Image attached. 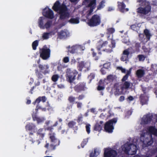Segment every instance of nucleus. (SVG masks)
Here are the masks:
<instances>
[{"instance_id":"nucleus-30","label":"nucleus","mask_w":157,"mask_h":157,"mask_svg":"<svg viewBox=\"0 0 157 157\" xmlns=\"http://www.w3.org/2000/svg\"><path fill=\"white\" fill-rule=\"evenodd\" d=\"M33 117L34 121H36L38 123H41L44 121L43 119H41L36 117L35 115H33Z\"/></svg>"},{"instance_id":"nucleus-40","label":"nucleus","mask_w":157,"mask_h":157,"mask_svg":"<svg viewBox=\"0 0 157 157\" xmlns=\"http://www.w3.org/2000/svg\"><path fill=\"white\" fill-rule=\"evenodd\" d=\"M88 142V140L86 139L83 140L82 143H81V145L82 147H83Z\"/></svg>"},{"instance_id":"nucleus-33","label":"nucleus","mask_w":157,"mask_h":157,"mask_svg":"<svg viewBox=\"0 0 157 157\" xmlns=\"http://www.w3.org/2000/svg\"><path fill=\"white\" fill-rule=\"evenodd\" d=\"M38 41L36 40L34 41L32 44V47L33 50H36V47L38 46Z\"/></svg>"},{"instance_id":"nucleus-29","label":"nucleus","mask_w":157,"mask_h":157,"mask_svg":"<svg viewBox=\"0 0 157 157\" xmlns=\"http://www.w3.org/2000/svg\"><path fill=\"white\" fill-rule=\"evenodd\" d=\"M141 102L143 104H146L148 101V98L147 96L144 97L143 95L141 96Z\"/></svg>"},{"instance_id":"nucleus-23","label":"nucleus","mask_w":157,"mask_h":157,"mask_svg":"<svg viewBox=\"0 0 157 157\" xmlns=\"http://www.w3.org/2000/svg\"><path fill=\"white\" fill-rule=\"evenodd\" d=\"M100 124H97L95 126L94 129L96 131H100L101 130L103 122L102 121H100Z\"/></svg>"},{"instance_id":"nucleus-48","label":"nucleus","mask_w":157,"mask_h":157,"mask_svg":"<svg viewBox=\"0 0 157 157\" xmlns=\"http://www.w3.org/2000/svg\"><path fill=\"white\" fill-rule=\"evenodd\" d=\"M110 82V81H109V80L108 79V78L107 77L106 79H105L104 80V83L105 84H107Z\"/></svg>"},{"instance_id":"nucleus-1","label":"nucleus","mask_w":157,"mask_h":157,"mask_svg":"<svg viewBox=\"0 0 157 157\" xmlns=\"http://www.w3.org/2000/svg\"><path fill=\"white\" fill-rule=\"evenodd\" d=\"M140 134V140L143 144V146H147L153 143L152 139L150 137L151 135L157 136V130L155 127L150 126L147 130H144Z\"/></svg>"},{"instance_id":"nucleus-43","label":"nucleus","mask_w":157,"mask_h":157,"mask_svg":"<svg viewBox=\"0 0 157 157\" xmlns=\"http://www.w3.org/2000/svg\"><path fill=\"white\" fill-rule=\"evenodd\" d=\"M107 77L108 78V79L109 80V81H110V82L113 81L114 78V76L112 75H109Z\"/></svg>"},{"instance_id":"nucleus-38","label":"nucleus","mask_w":157,"mask_h":157,"mask_svg":"<svg viewBox=\"0 0 157 157\" xmlns=\"http://www.w3.org/2000/svg\"><path fill=\"white\" fill-rule=\"evenodd\" d=\"M128 56L123 54V55L121 58V59L123 61H126L128 59Z\"/></svg>"},{"instance_id":"nucleus-44","label":"nucleus","mask_w":157,"mask_h":157,"mask_svg":"<svg viewBox=\"0 0 157 157\" xmlns=\"http://www.w3.org/2000/svg\"><path fill=\"white\" fill-rule=\"evenodd\" d=\"M75 123L74 121H71L68 124V126L69 127L72 128L73 127V126H74V125H75Z\"/></svg>"},{"instance_id":"nucleus-45","label":"nucleus","mask_w":157,"mask_h":157,"mask_svg":"<svg viewBox=\"0 0 157 157\" xmlns=\"http://www.w3.org/2000/svg\"><path fill=\"white\" fill-rule=\"evenodd\" d=\"M41 101V98L40 97H38L37 99H36V101L33 103V104H35L36 103H37V104H38Z\"/></svg>"},{"instance_id":"nucleus-32","label":"nucleus","mask_w":157,"mask_h":157,"mask_svg":"<svg viewBox=\"0 0 157 157\" xmlns=\"http://www.w3.org/2000/svg\"><path fill=\"white\" fill-rule=\"evenodd\" d=\"M130 86V83L128 82H124L123 86L122 87V89L123 90L124 89H126L129 88Z\"/></svg>"},{"instance_id":"nucleus-8","label":"nucleus","mask_w":157,"mask_h":157,"mask_svg":"<svg viewBox=\"0 0 157 157\" xmlns=\"http://www.w3.org/2000/svg\"><path fill=\"white\" fill-rule=\"evenodd\" d=\"M88 4L87 9L89 10L87 12V14L90 15L93 11V10L96 7V0H85L83 3L85 5Z\"/></svg>"},{"instance_id":"nucleus-55","label":"nucleus","mask_w":157,"mask_h":157,"mask_svg":"<svg viewBox=\"0 0 157 157\" xmlns=\"http://www.w3.org/2000/svg\"><path fill=\"white\" fill-rule=\"evenodd\" d=\"M41 101L44 102L46 100V98L45 97H40Z\"/></svg>"},{"instance_id":"nucleus-4","label":"nucleus","mask_w":157,"mask_h":157,"mask_svg":"<svg viewBox=\"0 0 157 157\" xmlns=\"http://www.w3.org/2000/svg\"><path fill=\"white\" fill-rule=\"evenodd\" d=\"M137 146L133 144H130L127 143L122 146L119 150V152H123L129 155H132L136 154L137 150Z\"/></svg>"},{"instance_id":"nucleus-35","label":"nucleus","mask_w":157,"mask_h":157,"mask_svg":"<svg viewBox=\"0 0 157 157\" xmlns=\"http://www.w3.org/2000/svg\"><path fill=\"white\" fill-rule=\"evenodd\" d=\"M115 31L114 28H109L107 29V34L108 35L111 34L113 33Z\"/></svg>"},{"instance_id":"nucleus-16","label":"nucleus","mask_w":157,"mask_h":157,"mask_svg":"<svg viewBox=\"0 0 157 157\" xmlns=\"http://www.w3.org/2000/svg\"><path fill=\"white\" fill-rule=\"evenodd\" d=\"M153 116L151 114L144 116L141 120V125L148 124L151 122V119Z\"/></svg>"},{"instance_id":"nucleus-54","label":"nucleus","mask_w":157,"mask_h":157,"mask_svg":"<svg viewBox=\"0 0 157 157\" xmlns=\"http://www.w3.org/2000/svg\"><path fill=\"white\" fill-rule=\"evenodd\" d=\"M104 88L103 86H98V90H103Z\"/></svg>"},{"instance_id":"nucleus-20","label":"nucleus","mask_w":157,"mask_h":157,"mask_svg":"<svg viewBox=\"0 0 157 157\" xmlns=\"http://www.w3.org/2000/svg\"><path fill=\"white\" fill-rule=\"evenodd\" d=\"M46 21V19L44 17H40L38 20V26L40 29L44 28V23Z\"/></svg>"},{"instance_id":"nucleus-21","label":"nucleus","mask_w":157,"mask_h":157,"mask_svg":"<svg viewBox=\"0 0 157 157\" xmlns=\"http://www.w3.org/2000/svg\"><path fill=\"white\" fill-rule=\"evenodd\" d=\"M118 6L120 10L122 12L127 11L128 10V9L125 8V5L123 2H118Z\"/></svg>"},{"instance_id":"nucleus-60","label":"nucleus","mask_w":157,"mask_h":157,"mask_svg":"<svg viewBox=\"0 0 157 157\" xmlns=\"http://www.w3.org/2000/svg\"><path fill=\"white\" fill-rule=\"evenodd\" d=\"M82 104L78 102L77 103V106L78 108H80L82 106Z\"/></svg>"},{"instance_id":"nucleus-11","label":"nucleus","mask_w":157,"mask_h":157,"mask_svg":"<svg viewBox=\"0 0 157 157\" xmlns=\"http://www.w3.org/2000/svg\"><path fill=\"white\" fill-rule=\"evenodd\" d=\"M50 53V49L44 46L40 51V56L43 59H46L49 57Z\"/></svg>"},{"instance_id":"nucleus-26","label":"nucleus","mask_w":157,"mask_h":157,"mask_svg":"<svg viewBox=\"0 0 157 157\" xmlns=\"http://www.w3.org/2000/svg\"><path fill=\"white\" fill-rule=\"evenodd\" d=\"M144 34L145 35L146 38V41L149 40L150 38V37L151 36V34L149 31L147 29H146L144 30Z\"/></svg>"},{"instance_id":"nucleus-22","label":"nucleus","mask_w":157,"mask_h":157,"mask_svg":"<svg viewBox=\"0 0 157 157\" xmlns=\"http://www.w3.org/2000/svg\"><path fill=\"white\" fill-rule=\"evenodd\" d=\"M26 130H31L34 132L36 131V128L35 126L33 124H29L26 126Z\"/></svg>"},{"instance_id":"nucleus-36","label":"nucleus","mask_w":157,"mask_h":157,"mask_svg":"<svg viewBox=\"0 0 157 157\" xmlns=\"http://www.w3.org/2000/svg\"><path fill=\"white\" fill-rule=\"evenodd\" d=\"M131 29L137 31L139 29V27L137 25H133L131 26Z\"/></svg>"},{"instance_id":"nucleus-64","label":"nucleus","mask_w":157,"mask_h":157,"mask_svg":"<svg viewBox=\"0 0 157 157\" xmlns=\"http://www.w3.org/2000/svg\"><path fill=\"white\" fill-rule=\"evenodd\" d=\"M90 110H91V111L92 113H95V109H94V108Z\"/></svg>"},{"instance_id":"nucleus-39","label":"nucleus","mask_w":157,"mask_h":157,"mask_svg":"<svg viewBox=\"0 0 157 157\" xmlns=\"http://www.w3.org/2000/svg\"><path fill=\"white\" fill-rule=\"evenodd\" d=\"M90 124H87L86 126V131L88 134L90 133Z\"/></svg>"},{"instance_id":"nucleus-15","label":"nucleus","mask_w":157,"mask_h":157,"mask_svg":"<svg viewBox=\"0 0 157 157\" xmlns=\"http://www.w3.org/2000/svg\"><path fill=\"white\" fill-rule=\"evenodd\" d=\"M49 135L50 139L52 143L51 144V146L52 147V145L54 147H53L52 149H54L56 146L59 144V141L55 137V134L54 133H50Z\"/></svg>"},{"instance_id":"nucleus-51","label":"nucleus","mask_w":157,"mask_h":157,"mask_svg":"<svg viewBox=\"0 0 157 157\" xmlns=\"http://www.w3.org/2000/svg\"><path fill=\"white\" fill-rule=\"evenodd\" d=\"M75 99V98L72 97H70L69 98V101L71 102H72L74 101Z\"/></svg>"},{"instance_id":"nucleus-5","label":"nucleus","mask_w":157,"mask_h":157,"mask_svg":"<svg viewBox=\"0 0 157 157\" xmlns=\"http://www.w3.org/2000/svg\"><path fill=\"white\" fill-rule=\"evenodd\" d=\"M112 46H111L110 45H108V42L105 41L103 42L101 45L98 47V48L100 49L101 48H103L102 50L106 51L107 52H110L112 51V49L115 47V42L113 41L111 42Z\"/></svg>"},{"instance_id":"nucleus-61","label":"nucleus","mask_w":157,"mask_h":157,"mask_svg":"<svg viewBox=\"0 0 157 157\" xmlns=\"http://www.w3.org/2000/svg\"><path fill=\"white\" fill-rule=\"evenodd\" d=\"M128 99L130 101H132L133 100V98L132 97V96H130V97H129L128 98Z\"/></svg>"},{"instance_id":"nucleus-2","label":"nucleus","mask_w":157,"mask_h":157,"mask_svg":"<svg viewBox=\"0 0 157 157\" xmlns=\"http://www.w3.org/2000/svg\"><path fill=\"white\" fill-rule=\"evenodd\" d=\"M53 9L58 12L61 19L66 20L70 17L69 11L63 2L61 3L59 1H56L53 6Z\"/></svg>"},{"instance_id":"nucleus-59","label":"nucleus","mask_w":157,"mask_h":157,"mask_svg":"<svg viewBox=\"0 0 157 157\" xmlns=\"http://www.w3.org/2000/svg\"><path fill=\"white\" fill-rule=\"evenodd\" d=\"M139 37L140 38L141 40H143L144 37V36L143 34H140L139 35Z\"/></svg>"},{"instance_id":"nucleus-13","label":"nucleus","mask_w":157,"mask_h":157,"mask_svg":"<svg viewBox=\"0 0 157 157\" xmlns=\"http://www.w3.org/2000/svg\"><path fill=\"white\" fill-rule=\"evenodd\" d=\"M84 47L79 45L74 46L69 49V51L71 53H80L84 49Z\"/></svg>"},{"instance_id":"nucleus-37","label":"nucleus","mask_w":157,"mask_h":157,"mask_svg":"<svg viewBox=\"0 0 157 157\" xmlns=\"http://www.w3.org/2000/svg\"><path fill=\"white\" fill-rule=\"evenodd\" d=\"M138 57L140 61H143L145 58V56L142 55H139L138 56Z\"/></svg>"},{"instance_id":"nucleus-25","label":"nucleus","mask_w":157,"mask_h":157,"mask_svg":"<svg viewBox=\"0 0 157 157\" xmlns=\"http://www.w3.org/2000/svg\"><path fill=\"white\" fill-rule=\"evenodd\" d=\"M100 151L99 149H95L94 150V153H91L90 155V157H95L98 156L100 153Z\"/></svg>"},{"instance_id":"nucleus-19","label":"nucleus","mask_w":157,"mask_h":157,"mask_svg":"<svg viewBox=\"0 0 157 157\" xmlns=\"http://www.w3.org/2000/svg\"><path fill=\"white\" fill-rule=\"evenodd\" d=\"M59 36L61 38H66L69 35V33L67 30L62 31L58 33Z\"/></svg>"},{"instance_id":"nucleus-9","label":"nucleus","mask_w":157,"mask_h":157,"mask_svg":"<svg viewBox=\"0 0 157 157\" xmlns=\"http://www.w3.org/2000/svg\"><path fill=\"white\" fill-rule=\"evenodd\" d=\"M141 4H140L141 6H142L143 5H144L145 6L144 8L142 7H140L138 8L137 9V12L138 13H143V14H147L151 10V7L149 6V4L148 2H142Z\"/></svg>"},{"instance_id":"nucleus-28","label":"nucleus","mask_w":157,"mask_h":157,"mask_svg":"<svg viewBox=\"0 0 157 157\" xmlns=\"http://www.w3.org/2000/svg\"><path fill=\"white\" fill-rule=\"evenodd\" d=\"M52 25V22L50 21H47L44 25V28L42 29H49Z\"/></svg>"},{"instance_id":"nucleus-53","label":"nucleus","mask_w":157,"mask_h":157,"mask_svg":"<svg viewBox=\"0 0 157 157\" xmlns=\"http://www.w3.org/2000/svg\"><path fill=\"white\" fill-rule=\"evenodd\" d=\"M128 76L127 75H126L123 77V78L122 79V80L123 81H125L128 79Z\"/></svg>"},{"instance_id":"nucleus-34","label":"nucleus","mask_w":157,"mask_h":157,"mask_svg":"<svg viewBox=\"0 0 157 157\" xmlns=\"http://www.w3.org/2000/svg\"><path fill=\"white\" fill-rule=\"evenodd\" d=\"M59 77V76L57 75H54L52 77V80L53 82H55L57 81Z\"/></svg>"},{"instance_id":"nucleus-6","label":"nucleus","mask_w":157,"mask_h":157,"mask_svg":"<svg viewBox=\"0 0 157 157\" xmlns=\"http://www.w3.org/2000/svg\"><path fill=\"white\" fill-rule=\"evenodd\" d=\"M101 22L100 17L98 15H94L90 19L88 24L90 26L93 27L99 25Z\"/></svg>"},{"instance_id":"nucleus-57","label":"nucleus","mask_w":157,"mask_h":157,"mask_svg":"<svg viewBox=\"0 0 157 157\" xmlns=\"http://www.w3.org/2000/svg\"><path fill=\"white\" fill-rule=\"evenodd\" d=\"M114 10V8L112 7H109L108 8V10L109 11H111Z\"/></svg>"},{"instance_id":"nucleus-31","label":"nucleus","mask_w":157,"mask_h":157,"mask_svg":"<svg viewBox=\"0 0 157 157\" xmlns=\"http://www.w3.org/2000/svg\"><path fill=\"white\" fill-rule=\"evenodd\" d=\"M105 1H102L100 2L99 5L97 6V10H100L103 8L105 6Z\"/></svg>"},{"instance_id":"nucleus-46","label":"nucleus","mask_w":157,"mask_h":157,"mask_svg":"<svg viewBox=\"0 0 157 157\" xmlns=\"http://www.w3.org/2000/svg\"><path fill=\"white\" fill-rule=\"evenodd\" d=\"M63 61L65 63L68 62L69 61V58L67 57H64L63 59Z\"/></svg>"},{"instance_id":"nucleus-49","label":"nucleus","mask_w":157,"mask_h":157,"mask_svg":"<svg viewBox=\"0 0 157 157\" xmlns=\"http://www.w3.org/2000/svg\"><path fill=\"white\" fill-rule=\"evenodd\" d=\"M39 67L41 71L43 72V71L44 70V67L42 65H39Z\"/></svg>"},{"instance_id":"nucleus-50","label":"nucleus","mask_w":157,"mask_h":157,"mask_svg":"<svg viewBox=\"0 0 157 157\" xmlns=\"http://www.w3.org/2000/svg\"><path fill=\"white\" fill-rule=\"evenodd\" d=\"M132 69V68L131 67L130 68L129 70L128 71H127V74L126 75H127L128 76L131 73Z\"/></svg>"},{"instance_id":"nucleus-18","label":"nucleus","mask_w":157,"mask_h":157,"mask_svg":"<svg viewBox=\"0 0 157 157\" xmlns=\"http://www.w3.org/2000/svg\"><path fill=\"white\" fill-rule=\"evenodd\" d=\"M90 66V63L89 62L84 63L83 61L78 62V67L80 71H82V69L84 68L88 69Z\"/></svg>"},{"instance_id":"nucleus-24","label":"nucleus","mask_w":157,"mask_h":157,"mask_svg":"<svg viewBox=\"0 0 157 157\" xmlns=\"http://www.w3.org/2000/svg\"><path fill=\"white\" fill-rule=\"evenodd\" d=\"M68 22L71 24H78L79 22V18L78 17L72 18L68 21Z\"/></svg>"},{"instance_id":"nucleus-56","label":"nucleus","mask_w":157,"mask_h":157,"mask_svg":"<svg viewBox=\"0 0 157 157\" xmlns=\"http://www.w3.org/2000/svg\"><path fill=\"white\" fill-rule=\"evenodd\" d=\"M124 99V96H121L119 98V100L120 101H122Z\"/></svg>"},{"instance_id":"nucleus-58","label":"nucleus","mask_w":157,"mask_h":157,"mask_svg":"<svg viewBox=\"0 0 157 157\" xmlns=\"http://www.w3.org/2000/svg\"><path fill=\"white\" fill-rule=\"evenodd\" d=\"M94 74H92L90 76H89L88 78L89 79L90 78H94Z\"/></svg>"},{"instance_id":"nucleus-47","label":"nucleus","mask_w":157,"mask_h":157,"mask_svg":"<svg viewBox=\"0 0 157 157\" xmlns=\"http://www.w3.org/2000/svg\"><path fill=\"white\" fill-rule=\"evenodd\" d=\"M118 68L121 70L122 73H125L126 72V70L125 69L121 67H118Z\"/></svg>"},{"instance_id":"nucleus-27","label":"nucleus","mask_w":157,"mask_h":157,"mask_svg":"<svg viewBox=\"0 0 157 157\" xmlns=\"http://www.w3.org/2000/svg\"><path fill=\"white\" fill-rule=\"evenodd\" d=\"M136 75L138 77H142L144 74V71L141 69L138 70L136 71Z\"/></svg>"},{"instance_id":"nucleus-17","label":"nucleus","mask_w":157,"mask_h":157,"mask_svg":"<svg viewBox=\"0 0 157 157\" xmlns=\"http://www.w3.org/2000/svg\"><path fill=\"white\" fill-rule=\"evenodd\" d=\"M57 32V28H55L54 30L50 33H44L42 36V38L44 40L47 39L50 36L53 35H54Z\"/></svg>"},{"instance_id":"nucleus-3","label":"nucleus","mask_w":157,"mask_h":157,"mask_svg":"<svg viewBox=\"0 0 157 157\" xmlns=\"http://www.w3.org/2000/svg\"><path fill=\"white\" fill-rule=\"evenodd\" d=\"M45 130L43 128L39 129L37 132V137L36 138L33 133H30L29 140L32 143H35L36 144L38 145L40 143V140H42L44 137L45 135Z\"/></svg>"},{"instance_id":"nucleus-52","label":"nucleus","mask_w":157,"mask_h":157,"mask_svg":"<svg viewBox=\"0 0 157 157\" xmlns=\"http://www.w3.org/2000/svg\"><path fill=\"white\" fill-rule=\"evenodd\" d=\"M105 69L103 68L101 70V72L103 75L105 74L106 73V71Z\"/></svg>"},{"instance_id":"nucleus-14","label":"nucleus","mask_w":157,"mask_h":157,"mask_svg":"<svg viewBox=\"0 0 157 157\" xmlns=\"http://www.w3.org/2000/svg\"><path fill=\"white\" fill-rule=\"evenodd\" d=\"M43 14L44 16L50 19H52L54 17L53 11L48 7H46L44 9Z\"/></svg>"},{"instance_id":"nucleus-7","label":"nucleus","mask_w":157,"mask_h":157,"mask_svg":"<svg viewBox=\"0 0 157 157\" xmlns=\"http://www.w3.org/2000/svg\"><path fill=\"white\" fill-rule=\"evenodd\" d=\"M117 121L116 118H114L107 122L105 126V129L106 132L109 133L112 132L114 129L113 125L116 123Z\"/></svg>"},{"instance_id":"nucleus-42","label":"nucleus","mask_w":157,"mask_h":157,"mask_svg":"<svg viewBox=\"0 0 157 157\" xmlns=\"http://www.w3.org/2000/svg\"><path fill=\"white\" fill-rule=\"evenodd\" d=\"M110 66V64L109 63H107L104 64V67L103 68L107 69L109 68Z\"/></svg>"},{"instance_id":"nucleus-62","label":"nucleus","mask_w":157,"mask_h":157,"mask_svg":"<svg viewBox=\"0 0 157 157\" xmlns=\"http://www.w3.org/2000/svg\"><path fill=\"white\" fill-rule=\"evenodd\" d=\"M71 64H74L75 62V60L74 59H72L71 61Z\"/></svg>"},{"instance_id":"nucleus-41","label":"nucleus","mask_w":157,"mask_h":157,"mask_svg":"<svg viewBox=\"0 0 157 157\" xmlns=\"http://www.w3.org/2000/svg\"><path fill=\"white\" fill-rule=\"evenodd\" d=\"M130 52L129 51V49H127L124 50L123 52V54L124 55H126L128 56V55L129 54Z\"/></svg>"},{"instance_id":"nucleus-12","label":"nucleus","mask_w":157,"mask_h":157,"mask_svg":"<svg viewBox=\"0 0 157 157\" xmlns=\"http://www.w3.org/2000/svg\"><path fill=\"white\" fill-rule=\"evenodd\" d=\"M117 154L116 151L111 148H105L104 149V157H115Z\"/></svg>"},{"instance_id":"nucleus-10","label":"nucleus","mask_w":157,"mask_h":157,"mask_svg":"<svg viewBox=\"0 0 157 157\" xmlns=\"http://www.w3.org/2000/svg\"><path fill=\"white\" fill-rule=\"evenodd\" d=\"M78 73L76 70H71L68 69L67 72V79L69 81L71 82L75 79V77Z\"/></svg>"},{"instance_id":"nucleus-63","label":"nucleus","mask_w":157,"mask_h":157,"mask_svg":"<svg viewBox=\"0 0 157 157\" xmlns=\"http://www.w3.org/2000/svg\"><path fill=\"white\" fill-rule=\"evenodd\" d=\"M83 98V96L81 95L78 98L79 100H81V99H82Z\"/></svg>"}]
</instances>
